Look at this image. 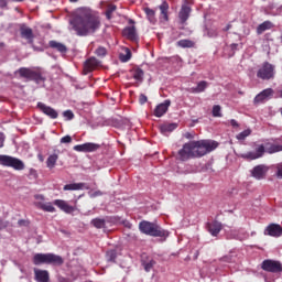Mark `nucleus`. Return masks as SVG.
I'll use <instances>...</instances> for the list:
<instances>
[{
	"mask_svg": "<svg viewBox=\"0 0 282 282\" xmlns=\"http://www.w3.org/2000/svg\"><path fill=\"white\" fill-rule=\"evenodd\" d=\"M178 47H195V42L191 41V40H180L177 42Z\"/></svg>",
	"mask_w": 282,
	"mask_h": 282,
	"instance_id": "obj_36",
	"label": "nucleus"
},
{
	"mask_svg": "<svg viewBox=\"0 0 282 282\" xmlns=\"http://www.w3.org/2000/svg\"><path fill=\"white\" fill-rule=\"evenodd\" d=\"M208 87V82L202 80L197 84L196 87L189 88L188 91L191 94H202L206 91V88Z\"/></svg>",
	"mask_w": 282,
	"mask_h": 282,
	"instance_id": "obj_23",
	"label": "nucleus"
},
{
	"mask_svg": "<svg viewBox=\"0 0 282 282\" xmlns=\"http://www.w3.org/2000/svg\"><path fill=\"white\" fill-rule=\"evenodd\" d=\"M18 225H19V226H28V223H26V220H24V219H20V220L18 221Z\"/></svg>",
	"mask_w": 282,
	"mask_h": 282,
	"instance_id": "obj_55",
	"label": "nucleus"
},
{
	"mask_svg": "<svg viewBox=\"0 0 282 282\" xmlns=\"http://www.w3.org/2000/svg\"><path fill=\"white\" fill-rule=\"evenodd\" d=\"M70 1V3H76V2H78V0H69Z\"/></svg>",
	"mask_w": 282,
	"mask_h": 282,
	"instance_id": "obj_60",
	"label": "nucleus"
},
{
	"mask_svg": "<svg viewBox=\"0 0 282 282\" xmlns=\"http://www.w3.org/2000/svg\"><path fill=\"white\" fill-rule=\"evenodd\" d=\"M232 28V24H227L225 29H223L224 32H228Z\"/></svg>",
	"mask_w": 282,
	"mask_h": 282,
	"instance_id": "obj_56",
	"label": "nucleus"
},
{
	"mask_svg": "<svg viewBox=\"0 0 282 282\" xmlns=\"http://www.w3.org/2000/svg\"><path fill=\"white\" fill-rule=\"evenodd\" d=\"M155 263H158V262H155V260H153V259L142 261V265H143L145 272H151V270H153Z\"/></svg>",
	"mask_w": 282,
	"mask_h": 282,
	"instance_id": "obj_35",
	"label": "nucleus"
},
{
	"mask_svg": "<svg viewBox=\"0 0 282 282\" xmlns=\"http://www.w3.org/2000/svg\"><path fill=\"white\" fill-rule=\"evenodd\" d=\"M30 174H31V175H34V176H36V170H34V169H31V170H30Z\"/></svg>",
	"mask_w": 282,
	"mask_h": 282,
	"instance_id": "obj_57",
	"label": "nucleus"
},
{
	"mask_svg": "<svg viewBox=\"0 0 282 282\" xmlns=\"http://www.w3.org/2000/svg\"><path fill=\"white\" fill-rule=\"evenodd\" d=\"M177 129V123H163L160 126V131L163 133V135H166V133H172V131H175Z\"/></svg>",
	"mask_w": 282,
	"mask_h": 282,
	"instance_id": "obj_25",
	"label": "nucleus"
},
{
	"mask_svg": "<svg viewBox=\"0 0 282 282\" xmlns=\"http://www.w3.org/2000/svg\"><path fill=\"white\" fill-rule=\"evenodd\" d=\"M139 230L142 235H148L149 237H160L163 241H166L169 237V230L162 228L158 223H151L149 220H142L139 223Z\"/></svg>",
	"mask_w": 282,
	"mask_h": 282,
	"instance_id": "obj_3",
	"label": "nucleus"
},
{
	"mask_svg": "<svg viewBox=\"0 0 282 282\" xmlns=\"http://www.w3.org/2000/svg\"><path fill=\"white\" fill-rule=\"evenodd\" d=\"M276 72L274 65H272L270 62H264L257 72V78H260L261 80H272Z\"/></svg>",
	"mask_w": 282,
	"mask_h": 282,
	"instance_id": "obj_8",
	"label": "nucleus"
},
{
	"mask_svg": "<svg viewBox=\"0 0 282 282\" xmlns=\"http://www.w3.org/2000/svg\"><path fill=\"white\" fill-rule=\"evenodd\" d=\"M63 116L66 118V120H74V112L72 110H65Z\"/></svg>",
	"mask_w": 282,
	"mask_h": 282,
	"instance_id": "obj_43",
	"label": "nucleus"
},
{
	"mask_svg": "<svg viewBox=\"0 0 282 282\" xmlns=\"http://www.w3.org/2000/svg\"><path fill=\"white\" fill-rule=\"evenodd\" d=\"M8 226H10V221L0 219V230H4Z\"/></svg>",
	"mask_w": 282,
	"mask_h": 282,
	"instance_id": "obj_45",
	"label": "nucleus"
},
{
	"mask_svg": "<svg viewBox=\"0 0 282 282\" xmlns=\"http://www.w3.org/2000/svg\"><path fill=\"white\" fill-rule=\"evenodd\" d=\"M95 54L97 56H107V48L105 46H99L96 51H95Z\"/></svg>",
	"mask_w": 282,
	"mask_h": 282,
	"instance_id": "obj_42",
	"label": "nucleus"
},
{
	"mask_svg": "<svg viewBox=\"0 0 282 282\" xmlns=\"http://www.w3.org/2000/svg\"><path fill=\"white\" fill-rule=\"evenodd\" d=\"M72 30L77 36H89L100 28V20L89 8H78L70 20Z\"/></svg>",
	"mask_w": 282,
	"mask_h": 282,
	"instance_id": "obj_1",
	"label": "nucleus"
},
{
	"mask_svg": "<svg viewBox=\"0 0 282 282\" xmlns=\"http://www.w3.org/2000/svg\"><path fill=\"white\" fill-rule=\"evenodd\" d=\"M116 10H118V7L116 4H108L106 8V19H108V21H111V19L113 18V12H116Z\"/></svg>",
	"mask_w": 282,
	"mask_h": 282,
	"instance_id": "obj_33",
	"label": "nucleus"
},
{
	"mask_svg": "<svg viewBox=\"0 0 282 282\" xmlns=\"http://www.w3.org/2000/svg\"><path fill=\"white\" fill-rule=\"evenodd\" d=\"M207 36H209V39H217L219 36L218 29L215 26L207 29Z\"/></svg>",
	"mask_w": 282,
	"mask_h": 282,
	"instance_id": "obj_38",
	"label": "nucleus"
},
{
	"mask_svg": "<svg viewBox=\"0 0 282 282\" xmlns=\"http://www.w3.org/2000/svg\"><path fill=\"white\" fill-rule=\"evenodd\" d=\"M11 1L20 3L23 0H11Z\"/></svg>",
	"mask_w": 282,
	"mask_h": 282,
	"instance_id": "obj_59",
	"label": "nucleus"
},
{
	"mask_svg": "<svg viewBox=\"0 0 282 282\" xmlns=\"http://www.w3.org/2000/svg\"><path fill=\"white\" fill-rule=\"evenodd\" d=\"M100 195H102V192L96 191L95 193H93V194L90 195V197H100Z\"/></svg>",
	"mask_w": 282,
	"mask_h": 282,
	"instance_id": "obj_51",
	"label": "nucleus"
},
{
	"mask_svg": "<svg viewBox=\"0 0 282 282\" xmlns=\"http://www.w3.org/2000/svg\"><path fill=\"white\" fill-rule=\"evenodd\" d=\"M194 3H195V0H183L182 6H188V7H191V6H193Z\"/></svg>",
	"mask_w": 282,
	"mask_h": 282,
	"instance_id": "obj_48",
	"label": "nucleus"
},
{
	"mask_svg": "<svg viewBox=\"0 0 282 282\" xmlns=\"http://www.w3.org/2000/svg\"><path fill=\"white\" fill-rule=\"evenodd\" d=\"M100 66V61L96 57H89L84 63V74L87 76V74H91L94 69L98 68Z\"/></svg>",
	"mask_w": 282,
	"mask_h": 282,
	"instance_id": "obj_13",
	"label": "nucleus"
},
{
	"mask_svg": "<svg viewBox=\"0 0 282 282\" xmlns=\"http://www.w3.org/2000/svg\"><path fill=\"white\" fill-rule=\"evenodd\" d=\"M35 206L44 213H56V207L52 203H36Z\"/></svg>",
	"mask_w": 282,
	"mask_h": 282,
	"instance_id": "obj_24",
	"label": "nucleus"
},
{
	"mask_svg": "<svg viewBox=\"0 0 282 282\" xmlns=\"http://www.w3.org/2000/svg\"><path fill=\"white\" fill-rule=\"evenodd\" d=\"M134 80H139V83H142L144 80V70L142 68H137L133 73Z\"/></svg>",
	"mask_w": 282,
	"mask_h": 282,
	"instance_id": "obj_37",
	"label": "nucleus"
},
{
	"mask_svg": "<svg viewBox=\"0 0 282 282\" xmlns=\"http://www.w3.org/2000/svg\"><path fill=\"white\" fill-rule=\"evenodd\" d=\"M280 98H282V90H280Z\"/></svg>",
	"mask_w": 282,
	"mask_h": 282,
	"instance_id": "obj_61",
	"label": "nucleus"
},
{
	"mask_svg": "<svg viewBox=\"0 0 282 282\" xmlns=\"http://www.w3.org/2000/svg\"><path fill=\"white\" fill-rule=\"evenodd\" d=\"M149 100V98H147V95L141 94L139 97V102L140 105H145V102Z\"/></svg>",
	"mask_w": 282,
	"mask_h": 282,
	"instance_id": "obj_46",
	"label": "nucleus"
},
{
	"mask_svg": "<svg viewBox=\"0 0 282 282\" xmlns=\"http://www.w3.org/2000/svg\"><path fill=\"white\" fill-rule=\"evenodd\" d=\"M250 133H252V130L247 129L237 134V140H246L248 138V135H250Z\"/></svg>",
	"mask_w": 282,
	"mask_h": 282,
	"instance_id": "obj_40",
	"label": "nucleus"
},
{
	"mask_svg": "<svg viewBox=\"0 0 282 282\" xmlns=\"http://www.w3.org/2000/svg\"><path fill=\"white\" fill-rule=\"evenodd\" d=\"M159 10L161 12V19H163L164 21H169V2L163 1L159 6Z\"/></svg>",
	"mask_w": 282,
	"mask_h": 282,
	"instance_id": "obj_27",
	"label": "nucleus"
},
{
	"mask_svg": "<svg viewBox=\"0 0 282 282\" xmlns=\"http://www.w3.org/2000/svg\"><path fill=\"white\" fill-rule=\"evenodd\" d=\"M56 162H58V154H51L46 160L47 169H54V166H56Z\"/></svg>",
	"mask_w": 282,
	"mask_h": 282,
	"instance_id": "obj_32",
	"label": "nucleus"
},
{
	"mask_svg": "<svg viewBox=\"0 0 282 282\" xmlns=\"http://www.w3.org/2000/svg\"><path fill=\"white\" fill-rule=\"evenodd\" d=\"M0 8H8V0H0Z\"/></svg>",
	"mask_w": 282,
	"mask_h": 282,
	"instance_id": "obj_49",
	"label": "nucleus"
},
{
	"mask_svg": "<svg viewBox=\"0 0 282 282\" xmlns=\"http://www.w3.org/2000/svg\"><path fill=\"white\" fill-rule=\"evenodd\" d=\"M18 74H20L21 78L33 80L34 83H36V85H40V83H45L46 80V78L43 76V73H41V70H33L32 68H28V67H21L18 70Z\"/></svg>",
	"mask_w": 282,
	"mask_h": 282,
	"instance_id": "obj_6",
	"label": "nucleus"
},
{
	"mask_svg": "<svg viewBox=\"0 0 282 282\" xmlns=\"http://www.w3.org/2000/svg\"><path fill=\"white\" fill-rule=\"evenodd\" d=\"M70 142H72V137L69 134H67L61 139L62 144H70Z\"/></svg>",
	"mask_w": 282,
	"mask_h": 282,
	"instance_id": "obj_44",
	"label": "nucleus"
},
{
	"mask_svg": "<svg viewBox=\"0 0 282 282\" xmlns=\"http://www.w3.org/2000/svg\"><path fill=\"white\" fill-rule=\"evenodd\" d=\"M169 107H171V100L166 99L164 102L155 107L154 116L156 118H162V116L169 111Z\"/></svg>",
	"mask_w": 282,
	"mask_h": 282,
	"instance_id": "obj_20",
	"label": "nucleus"
},
{
	"mask_svg": "<svg viewBox=\"0 0 282 282\" xmlns=\"http://www.w3.org/2000/svg\"><path fill=\"white\" fill-rule=\"evenodd\" d=\"M33 263L34 265H42L43 263L47 265H63L65 260H63V257L54 253H36L33 257Z\"/></svg>",
	"mask_w": 282,
	"mask_h": 282,
	"instance_id": "obj_5",
	"label": "nucleus"
},
{
	"mask_svg": "<svg viewBox=\"0 0 282 282\" xmlns=\"http://www.w3.org/2000/svg\"><path fill=\"white\" fill-rule=\"evenodd\" d=\"M20 35L22 39H25V41H28L30 45L34 44V31L32 30V28H29L28 25L22 24L20 26Z\"/></svg>",
	"mask_w": 282,
	"mask_h": 282,
	"instance_id": "obj_12",
	"label": "nucleus"
},
{
	"mask_svg": "<svg viewBox=\"0 0 282 282\" xmlns=\"http://www.w3.org/2000/svg\"><path fill=\"white\" fill-rule=\"evenodd\" d=\"M282 151V145L281 144H274L267 142L265 144H260L256 148V152H247L242 154L243 160H259L264 153H279Z\"/></svg>",
	"mask_w": 282,
	"mask_h": 282,
	"instance_id": "obj_4",
	"label": "nucleus"
},
{
	"mask_svg": "<svg viewBox=\"0 0 282 282\" xmlns=\"http://www.w3.org/2000/svg\"><path fill=\"white\" fill-rule=\"evenodd\" d=\"M40 160H41V162H43V156L40 155Z\"/></svg>",
	"mask_w": 282,
	"mask_h": 282,
	"instance_id": "obj_62",
	"label": "nucleus"
},
{
	"mask_svg": "<svg viewBox=\"0 0 282 282\" xmlns=\"http://www.w3.org/2000/svg\"><path fill=\"white\" fill-rule=\"evenodd\" d=\"M106 258L107 261H109L110 263H116V259H118V251H116L115 249L108 250L106 252Z\"/></svg>",
	"mask_w": 282,
	"mask_h": 282,
	"instance_id": "obj_34",
	"label": "nucleus"
},
{
	"mask_svg": "<svg viewBox=\"0 0 282 282\" xmlns=\"http://www.w3.org/2000/svg\"><path fill=\"white\" fill-rule=\"evenodd\" d=\"M213 116L214 118H221V106L215 105L213 107Z\"/></svg>",
	"mask_w": 282,
	"mask_h": 282,
	"instance_id": "obj_41",
	"label": "nucleus"
},
{
	"mask_svg": "<svg viewBox=\"0 0 282 282\" xmlns=\"http://www.w3.org/2000/svg\"><path fill=\"white\" fill-rule=\"evenodd\" d=\"M143 11L147 14V18L150 21V23L155 25V23H158V19L155 18V10L147 7V8L143 9Z\"/></svg>",
	"mask_w": 282,
	"mask_h": 282,
	"instance_id": "obj_29",
	"label": "nucleus"
},
{
	"mask_svg": "<svg viewBox=\"0 0 282 282\" xmlns=\"http://www.w3.org/2000/svg\"><path fill=\"white\" fill-rule=\"evenodd\" d=\"M120 61H122V63H128V61H131V50L126 48V54L120 55Z\"/></svg>",
	"mask_w": 282,
	"mask_h": 282,
	"instance_id": "obj_39",
	"label": "nucleus"
},
{
	"mask_svg": "<svg viewBox=\"0 0 282 282\" xmlns=\"http://www.w3.org/2000/svg\"><path fill=\"white\" fill-rule=\"evenodd\" d=\"M269 167L264 164L256 165L252 171L251 175L256 180H264L265 175H268Z\"/></svg>",
	"mask_w": 282,
	"mask_h": 282,
	"instance_id": "obj_15",
	"label": "nucleus"
},
{
	"mask_svg": "<svg viewBox=\"0 0 282 282\" xmlns=\"http://www.w3.org/2000/svg\"><path fill=\"white\" fill-rule=\"evenodd\" d=\"M184 138H186V140H193V134L191 132H186Z\"/></svg>",
	"mask_w": 282,
	"mask_h": 282,
	"instance_id": "obj_54",
	"label": "nucleus"
},
{
	"mask_svg": "<svg viewBox=\"0 0 282 282\" xmlns=\"http://www.w3.org/2000/svg\"><path fill=\"white\" fill-rule=\"evenodd\" d=\"M90 224H91V226H94L95 228H98V229L107 227V220H105V218H94L90 221Z\"/></svg>",
	"mask_w": 282,
	"mask_h": 282,
	"instance_id": "obj_31",
	"label": "nucleus"
},
{
	"mask_svg": "<svg viewBox=\"0 0 282 282\" xmlns=\"http://www.w3.org/2000/svg\"><path fill=\"white\" fill-rule=\"evenodd\" d=\"M276 169H278V172H276L278 177L282 178V163L278 164Z\"/></svg>",
	"mask_w": 282,
	"mask_h": 282,
	"instance_id": "obj_47",
	"label": "nucleus"
},
{
	"mask_svg": "<svg viewBox=\"0 0 282 282\" xmlns=\"http://www.w3.org/2000/svg\"><path fill=\"white\" fill-rule=\"evenodd\" d=\"M191 12H193V9L191 7L182 4L181 10L178 12V19L182 25H184V23L188 21V19L191 18Z\"/></svg>",
	"mask_w": 282,
	"mask_h": 282,
	"instance_id": "obj_18",
	"label": "nucleus"
},
{
	"mask_svg": "<svg viewBox=\"0 0 282 282\" xmlns=\"http://www.w3.org/2000/svg\"><path fill=\"white\" fill-rule=\"evenodd\" d=\"M35 281L50 282V272L47 270L34 269Z\"/></svg>",
	"mask_w": 282,
	"mask_h": 282,
	"instance_id": "obj_21",
	"label": "nucleus"
},
{
	"mask_svg": "<svg viewBox=\"0 0 282 282\" xmlns=\"http://www.w3.org/2000/svg\"><path fill=\"white\" fill-rule=\"evenodd\" d=\"M224 226L221 225V223L217 220L207 224V230L212 237H217V235L221 232Z\"/></svg>",
	"mask_w": 282,
	"mask_h": 282,
	"instance_id": "obj_19",
	"label": "nucleus"
},
{
	"mask_svg": "<svg viewBox=\"0 0 282 282\" xmlns=\"http://www.w3.org/2000/svg\"><path fill=\"white\" fill-rule=\"evenodd\" d=\"M274 96V89L272 88H267L263 89L261 93H259L254 99H253V105H263L268 99L272 98Z\"/></svg>",
	"mask_w": 282,
	"mask_h": 282,
	"instance_id": "obj_10",
	"label": "nucleus"
},
{
	"mask_svg": "<svg viewBox=\"0 0 282 282\" xmlns=\"http://www.w3.org/2000/svg\"><path fill=\"white\" fill-rule=\"evenodd\" d=\"M48 45L52 47V50H56L61 54H67V46L63 43L52 40L48 42Z\"/></svg>",
	"mask_w": 282,
	"mask_h": 282,
	"instance_id": "obj_22",
	"label": "nucleus"
},
{
	"mask_svg": "<svg viewBox=\"0 0 282 282\" xmlns=\"http://www.w3.org/2000/svg\"><path fill=\"white\" fill-rule=\"evenodd\" d=\"M0 164L1 166L14 169V171H23L25 169V163L20 159L6 154H0Z\"/></svg>",
	"mask_w": 282,
	"mask_h": 282,
	"instance_id": "obj_7",
	"label": "nucleus"
},
{
	"mask_svg": "<svg viewBox=\"0 0 282 282\" xmlns=\"http://www.w3.org/2000/svg\"><path fill=\"white\" fill-rule=\"evenodd\" d=\"M53 204L54 206H57V208H61L63 213H66V215H72V213H76V206L68 205L66 200L55 199Z\"/></svg>",
	"mask_w": 282,
	"mask_h": 282,
	"instance_id": "obj_16",
	"label": "nucleus"
},
{
	"mask_svg": "<svg viewBox=\"0 0 282 282\" xmlns=\"http://www.w3.org/2000/svg\"><path fill=\"white\" fill-rule=\"evenodd\" d=\"M35 199H41V202L45 200V196H43L42 194H36L34 196Z\"/></svg>",
	"mask_w": 282,
	"mask_h": 282,
	"instance_id": "obj_53",
	"label": "nucleus"
},
{
	"mask_svg": "<svg viewBox=\"0 0 282 282\" xmlns=\"http://www.w3.org/2000/svg\"><path fill=\"white\" fill-rule=\"evenodd\" d=\"M232 50H237V44H231Z\"/></svg>",
	"mask_w": 282,
	"mask_h": 282,
	"instance_id": "obj_58",
	"label": "nucleus"
},
{
	"mask_svg": "<svg viewBox=\"0 0 282 282\" xmlns=\"http://www.w3.org/2000/svg\"><path fill=\"white\" fill-rule=\"evenodd\" d=\"M217 147H219V143L213 140L189 141L178 151V160L187 162V160L204 158V155L213 153Z\"/></svg>",
	"mask_w": 282,
	"mask_h": 282,
	"instance_id": "obj_2",
	"label": "nucleus"
},
{
	"mask_svg": "<svg viewBox=\"0 0 282 282\" xmlns=\"http://www.w3.org/2000/svg\"><path fill=\"white\" fill-rule=\"evenodd\" d=\"M274 28V24L271 21H264L257 28V34H263L267 30H272Z\"/></svg>",
	"mask_w": 282,
	"mask_h": 282,
	"instance_id": "obj_28",
	"label": "nucleus"
},
{
	"mask_svg": "<svg viewBox=\"0 0 282 282\" xmlns=\"http://www.w3.org/2000/svg\"><path fill=\"white\" fill-rule=\"evenodd\" d=\"M37 108L42 113L51 118V120H56V118H58V111L43 102H37Z\"/></svg>",
	"mask_w": 282,
	"mask_h": 282,
	"instance_id": "obj_14",
	"label": "nucleus"
},
{
	"mask_svg": "<svg viewBox=\"0 0 282 282\" xmlns=\"http://www.w3.org/2000/svg\"><path fill=\"white\" fill-rule=\"evenodd\" d=\"M83 188H85V183H70L63 187L64 191H83Z\"/></svg>",
	"mask_w": 282,
	"mask_h": 282,
	"instance_id": "obj_30",
	"label": "nucleus"
},
{
	"mask_svg": "<svg viewBox=\"0 0 282 282\" xmlns=\"http://www.w3.org/2000/svg\"><path fill=\"white\" fill-rule=\"evenodd\" d=\"M3 142H6V139L3 138V133H0V149H3Z\"/></svg>",
	"mask_w": 282,
	"mask_h": 282,
	"instance_id": "obj_50",
	"label": "nucleus"
},
{
	"mask_svg": "<svg viewBox=\"0 0 282 282\" xmlns=\"http://www.w3.org/2000/svg\"><path fill=\"white\" fill-rule=\"evenodd\" d=\"M261 268L264 270V272H272L273 274L282 272V264L276 260H264Z\"/></svg>",
	"mask_w": 282,
	"mask_h": 282,
	"instance_id": "obj_9",
	"label": "nucleus"
},
{
	"mask_svg": "<svg viewBox=\"0 0 282 282\" xmlns=\"http://www.w3.org/2000/svg\"><path fill=\"white\" fill-rule=\"evenodd\" d=\"M123 36H127L130 41H135L138 34L135 33V26H128L123 30Z\"/></svg>",
	"mask_w": 282,
	"mask_h": 282,
	"instance_id": "obj_26",
	"label": "nucleus"
},
{
	"mask_svg": "<svg viewBox=\"0 0 282 282\" xmlns=\"http://www.w3.org/2000/svg\"><path fill=\"white\" fill-rule=\"evenodd\" d=\"M264 235L269 237H275L279 238L282 235V227L279 224H270L265 229H264Z\"/></svg>",
	"mask_w": 282,
	"mask_h": 282,
	"instance_id": "obj_17",
	"label": "nucleus"
},
{
	"mask_svg": "<svg viewBox=\"0 0 282 282\" xmlns=\"http://www.w3.org/2000/svg\"><path fill=\"white\" fill-rule=\"evenodd\" d=\"M98 149H100V144L91 142L77 144L74 147V151L79 153H94V151H98Z\"/></svg>",
	"mask_w": 282,
	"mask_h": 282,
	"instance_id": "obj_11",
	"label": "nucleus"
},
{
	"mask_svg": "<svg viewBox=\"0 0 282 282\" xmlns=\"http://www.w3.org/2000/svg\"><path fill=\"white\" fill-rule=\"evenodd\" d=\"M230 124H231V127H234V128L239 127V123H238L237 120H235V119H231V120H230Z\"/></svg>",
	"mask_w": 282,
	"mask_h": 282,
	"instance_id": "obj_52",
	"label": "nucleus"
}]
</instances>
